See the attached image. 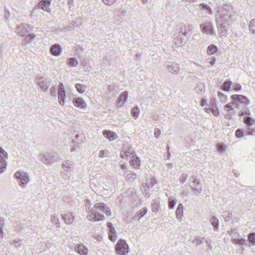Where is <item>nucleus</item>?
I'll list each match as a JSON object with an SVG mask.
<instances>
[{"instance_id": "1", "label": "nucleus", "mask_w": 255, "mask_h": 255, "mask_svg": "<svg viewBox=\"0 0 255 255\" xmlns=\"http://www.w3.org/2000/svg\"><path fill=\"white\" fill-rule=\"evenodd\" d=\"M230 18L231 14H228L227 11L223 10L220 12V16L216 18L218 32L220 37L226 36L227 31L225 24Z\"/></svg>"}, {"instance_id": "2", "label": "nucleus", "mask_w": 255, "mask_h": 255, "mask_svg": "<svg viewBox=\"0 0 255 255\" xmlns=\"http://www.w3.org/2000/svg\"><path fill=\"white\" fill-rule=\"evenodd\" d=\"M14 178L19 181V185L22 188H25L29 182V176L28 174L23 171H17L14 174Z\"/></svg>"}, {"instance_id": "3", "label": "nucleus", "mask_w": 255, "mask_h": 255, "mask_svg": "<svg viewBox=\"0 0 255 255\" xmlns=\"http://www.w3.org/2000/svg\"><path fill=\"white\" fill-rule=\"evenodd\" d=\"M115 250L119 255H126L129 253L128 246L125 240L120 239L115 246Z\"/></svg>"}, {"instance_id": "4", "label": "nucleus", "mask_w": 255, "mask_h": 255, "mask_svg": "<svg viewBox=\"0 0 255 255\" xmlns=\"http://www.w3.org/2000/svg\"><path fill=\"white\" fill-rule=\"evenodd\" d=\"M201 31L206 34L216 35L214 24L212 21H206L200 25Z\"/></svg>"}, {"instance_id": "5", "label": "nucleus", "mask_w": 255, "mask_h": 255, "mask_svg": "<svg viewBox=\"0 0 255 255\" xmlns=\"http://www.w3.org/2000/svg\"><path fill=\"white\" fill-rule=\"evenodd\" d=\"M37 84L43 92H47L51 84L50 80L44 77H40L37 79Z\"/></svg>"}, {"instance_id": "6", "label": "nucleus", "mask_w": 255, "mask_h": 255, "mask_svg": "<svg viewBox=\"0 0 255 255\" xmlns=\"http://www.w3.org/2000/svg\"><path fill=\"white\" fill-rule=\"evenodd\" d=\"M164 66L167 68L169 72L172 74H177L180 71L178 64L172 61L165 62Z\"/></svg>"}, {"instance_id": "7", "label": "nucleus", "mask_w": 255, "mask_h": 255, "mask_svg": "<svg viewBox=\"0 0 255 255\" xmlns=\"http://www.w3.org/2000/svg\"><path fill=\"white\" fill-rule=\"evenodd\" d=\"M91 203L90 201L88 199L85 201V206L86 210L88 211V215L87 216L88 220L91 221H96V211L94 209L90 210Z\"/></svg>"}, {"instance_id": "8", "label": "nucleus", "mask_w": 255, "mask_h": 255, "mask_svg": "<svg viewBox=\"0 0 255 255\" xmlns=\"http://www.w3.org/2000/svg\"><path fill=\"white\" fill-rule=\"evenodd\" d=\"M186 32L181 33L174 38L173 42L175 45L178 47H181L185 44L187 41V36Z\"/></svg>"}, {"instance_id": "9", "label": "nucleus", "mask_w": 255, "mask_h": 255, "mask_svg": "<svg viewBox=\"0 0 255 255\" xmlns=\"http://www.w3.org/2000/svg\"><path fill=\"white\" fill-rule=\"evenodd\" d=\"M58 94L59 102L60 105H63L65 103V99L66 97L65 91L64 88V85L60 82L58 87Z\"/></svg>"}, {"instance_id": "10", "label": "nucleus", "mask_w": 255, "mask_h": 255, "mask_svg": "<svg viewBox=\"0 0 255 255\" xmlns=\"http://www.w3.org/2000/svg\"><path fill=\"white\" fill-rule=\"evenodd\" d=\"M42 161L45 164H50L55 161V155L53 153H45L40 155Z\"/></svg>"}, {"instance_id": "11", "label": "nucleus", "mask_w": 255, "mask_h": 255, "mask_svg": "<svg viewBox=\"0 0 255 255\" xmlns=\"http://www.w3.org/2000/svg\"><path fill=\"white\" fill-rule=\"evenodd\" d=\"M62 167L64 171H62L61 174L62 176L65 175L67 177V175L65 174V172L66 171L68 172L72 171L74 168V163L70 160L64 161L62 163Z\"/></svg>"}, {"instance_id": "12", "label": "nucleus", "mask_w": 255, "mask_h": 255, "mask_svg": "<svg viewBox=\"0 0 255 255\" xmlns=\"http://www.w3.org/2000/svg\"><path fill=\"white\" fill-rule=\"evenodd\" d=\"M231 98L235 102L237 101L243 104L249 105L250 103L247 97L242 95H233Z\"/></svg>"}, {"instance_id": "13", "label": "nucleus", "mask_w": 255, "mask_h": 255, "mask_svg": "<svg viewBox=\"0 0 255 255\" xmlns=\"http://www.w3.org/2000/svg\"><path fill=\"white\" fill-rule=\"evenodd\" d=\"M126 10L124 8H121L115 11L114 17L116 20L121 21L126 15Z\"/></svg>"}, {"instance_id": "14", "label": "nucleus", "mask_w": 255, "mask_h": 255, "mask_svg": "<svg viewBox=\"0 0 255 255\" xmlns=\"http://www.w3.org/2000/svg\"><path fill=\"white\" fill-rule=\"evenodd\" d=\"M62 217L65 223L67 225H71L75 219L74 215L71 212L64 213L62 215Z\"/></svg>"}, {"instance_id": "15", "label": "nucleus", "mask_w": 255, "mask_h": 255, "mask_svg": "<svg viewBox=\"0 0 255 255\" xmlns=\"http://www.w3.org/2000/svg\"><path fill=\"white\" fill-rule=\"evenodd\" d=\"M99 210L105 213L107 216H111V215L110 209L104 203H97V211Z\"/></svg>"}, {"instance_id": "16", "label": "nucleus", "mask_w": 255, "mask_h": 255, "mask_svg": "<svg viewBox=\"0 0 255 255\" xmlns=\"http://www.w3.org/2000/svg\"><path fill=\"white\" fill-rule=\"evenodd\" d=\"M51 54L55 56H59L62 52L61 46L59 44H54L50 47Z\"/></svg>"}, {"instance_id": "17", "label": "nucleus", "mask_w": 255, "mask_h": 255, "mask_svg": "<svg viewBox=\"0 0 255 255\" xmlns=\"http://www.w3.org/2000/svg\"><path fill=\"white\" fill-rule=\"evenodd\" d=\"M128 97V92L127 91L123 92L119 98L117 104L120 105V107H123L124 104L127 102Z\"/></svg>"}, {"instance_id": "18", "label": "nucleus", "mask_w": 255, "mask_h": 255, "mask_svg": "<svg viewBox=\"0 0 255 255\" xmlns=\"http://www.w3.org/2000/svg\"><path fill=\"white\" fill-rule=\"evenodd\" d=\"M103 134L105 137L110 140H114L118 137V135L115 132L111 130H104Z\"/></svg>"}, {"instance_id": "19", "label": "nucleus", "mask_w": 255, "mask_h": 255, "mask_svg": "<svg viewBox=\"0 0 255 255\" xmlns=\"http://www.w3.org/2000/svg\"><path fill=\"white\" fill-rule=\"evenodd\" d=\"M183 206L182 204H179L176 210V218L179 221H181L183 216Z\"/></svg>"}, {"instance_id": "20", "label": "nucleus", "mask_w": 255, "mask_h": 255, "mask_svg": "<svg viewBox=\"0 0 255 255\" xmlns=\"http://www.w3.org/2000/svg\"><path fill=\"white\" fill-rule=\"evenodd\" d=\"M73 102L74 106L77 107L84 108L86 107V104L85 102L81 98H74L73 99Z\"/></svg>"}, {"instance_id": "21", "label": "nucleus", "mask_w": 255, "mask_h": 255, "mask_svg": "<svg viewBox=\"0 0 255 255\" xmlns=\"http://www.w3.org/2000/svg\"><path fill=\"white\" fill-rule=\"evenodd\" d=\"M85 139V136L83 134L76 133L75 137L73 139V141L77 144H81Z\"/></svg>"}, {"instance_id": "22", "label": "nucleus", "mask_w": 255, "mask_h": 255, "mask_svg": "<svg viewBox=\"0 0 255 255\" xmlns=\"http://www.w3.org/2000/svg\"><path fill=\"white\" fill-rule=\"evenodd\" d=\"M244 122L247 126L248 130L251 129V127L255 123V121L252 119L250 116H247L244 118Z\"/></svg>"}, {"instance_id": "23", "label": "nucleus", "mask_w": 255, "mask_h": 255, "mask_svg": "<svg viewBox=\"0 0 255 255\" xmlns=\"http://www.w3.org/2000/svg\"><path fill=\"white\" fill-rule=\"evenodd\" d=\"M75 250L81 255H87L88 253L87 249L83 245H79L76 247Z\"/></svg>"}, {"instance_id": "24", "label": "nucleus", "mask_w": 255, "mask_h": 255, "mask_svg": "<svg viewBox=\"0 0 255 255\" xmlns=\"http://www.w3.org/2000/svg\"><path fill=\"white\" fill-rule=\"evenodd\" d=\"M215 103L216 101L214 99L211 100V112L215 116L217 117L219 115V112Z\"/></svg>"}, {"instance_id": "25", "label": "nucleus", "mask_w": 255, "mask_h": 255, "mask_svg": "<svg viewBox=\"0 0 255 255\" xmlns=\"http://www.w3.org/2000/svg\"><path fill=\"white\" fill-rule=\"evenodd\" d=\"M121 155L123 157L124 156H131V157H134V156H135V153L132 147H128L126 150L124 151V152L121 154Z\"/></svg>"}, {"instance_id": "26", "label": "nucleus", "mask_w": 255, "mask_h": 255, "mask_svg": "<svg viewBox=\"0 0 255 255\" xmlns=\"http://www.w3.org/2000/svg\"><path fill=\"white\" fill-rule=\"evenodd\" d=\"M152 211L154 213H157L160 209L159 205V201L158 199H155L152 200Z\"/></svg>"}, {"instance_id": "27", "label": "nucleus", "mask_w": 255, "mask_h": 255, "mask_svg": "<svg viewBox=\"0 0 255 255\" xmlns=\"http://www.w3.org/2000/svg\"><path fill=\"white\" fill-rule=\"evenodd\" d=\"M213 227L214 231H217L219 229V220L215 216H212L209 220Z\"/></svg>"}, {"instance_id": "28", "label": "nucleus", "mask_w": 255, "mask_h": 255, "mask_svg": "<svg viewBox=\"0 0 255 255\" xmlns=\"http://www.w3.org/2000/svg\"><path fill=\"white\" fill-rule=\"evenodd\" d=\"M50 222L53 225L55 226L56 228H59L60 227L59 219L56 215H52L51 216Z\"/></svg>"}, {"instance_id": "29", "label": "nucleus", "mask_w": 255, "mask_h": 255, "mask_svg": "<svg viewBox=\"0 0 255 255\" xmlns=\"http://www.w3.org/2000/svg\"><path fill=\"white\" fill-rule=\"evenodd\" d=\"M50 5L49 2H45L41 0L38 3V7L41 8L43 10L49 12L50 11V8H49Z\"/></svg>"}, {"instance_id": "30", "label": "nucleus", "mask_w": 255, "mask_h": 255, "mask_svg": "<svg viewBox=\"0 0 255 255\" xmlns=\"http://www.w3.org/2000/svg\"><path fill=\"white\" fill-rule=\"evenodd\" d=\"M27 32V29L23 24L19 25L17 26V34L24 36Z\"/></svg>"}, {"instance_id": "31", "label": "nucleus", "mask_w": 255, "mask_h": 255, "mask_svg": "<svg viewBox=\"0 0 255 255\" xmlns=\"http://www.w3.org/2000/svg\"><path fill=\"white\" fill-rule=\"evenodd\" d=\"M7 162L5 159L3 157H0V174L4 172L6 168Z\"/></svg>"}, {"instance_id": "32", "label": "nucleus", "mask_w": 255, "mask_h": 255, "mask_svg": "<svg viewBox=\"0 0 255 255\" xmlns=\"http://www.w3.org/2000/svg\"><path fill=\"white\" fill-rule=\"evenodd\" d=\"M199 8L202 10H205L206 12L209 14H212L213 13L212 8L205 3L200 4Z\"/></svg>"}, {"instance_id": "33", "label": "nucleus", "mask_w": 255, "mask_h": 255, "mask_svg": "<svg viewBox=\"0 0 255 255\" xmlns=\"http://www.w3.org/2000/svg\"><path fill=\"white\" fill-rule=\"evenodd\" d=\"M136 178V174L133 172H127L126 174V179L130 182H133Z\"/></svg>"}, {"instance_id": "34", "label": "nucleus", "mask_w": 255, "mask_h": 255, "mask_svg": "<svg viewBox=\"0 0 255 255\" xmlns=\"http://www.w3.org/2000/svg\"><path fill=\"white\" fill-rule=\"evenodd\" d=\"M35 37V35L34 34H27L25 38L22 40V42L24 44H27L31 42V41Z\"/></svg>"}, {"instance_id": "35", "label": "nucleus", "mask_w": 255, "mask_h": 255, "mask_svg": "<svg viewBox=\"0 0 255 255\" xmlns=\"http://www.w3.org/2000/svg\"><path fill=\"white\" fill-rule=\"evenodd\" d=\"M231 241L232 242L236 244V245H239L240 246H243L246 244V240L245 239H244L243 238L241 239H236L234 237H232Z\"/></svg>"}, {"instance_id": "36", "label": "nucleus", "mask_w": 255, "mask_h": 255, "mask_svg": "<svg viewBox=\"0 0 255 255\" xmlns=\"http://www.w3.org/2000/svg\"><path fill=\"white\" fill-rule=\"evenodd\" d=\"M232 84V82L229 80L225 81L222 86V89L224 91H229L230 89L231 86Z\"/></svg>"}, {"instance_id": "37", "label": "nucleus", "mask_w": 255, "mask_h": 255, "mask_svg": "<svg viewBox=\"0 0 255 255\" xmlns=\"http://www.w3.org/2000/svg\"><path fill=\"white\" fill-rule=\"evenodd\" d=\"M217 51V47L215 45L212 44L209 45L207 48L208 54L211 55L214 54Z\"/></svg>"}, {"instance_id": "38", "label": "nucleus", "mask_w": 255, "mask_h": 255, "mask_svg": "<svg viewBox=\"0 0 255 255\" xmlns=\"http://www.w3.org/2000/svg\"><path fill=\"white\" fill-rule=\"evenodd\" d=\"M140 111L137 107H134L131 110V114L134 119H136L139 114Z\"/></svg>"}, {"instance_id": "39", "label": "nucleus", "mask_w": 255, "mask_h": 255, "mask_svg": "<svg viewBox=\"0 0 255 255\" xmlns=\"http://www.w3.org/2000/svg\"><path fill=\"white\" fill-rule=\"evenodd\" d=\"M132 158L133 159L130 160V165L134 168H137L139 166V158L136 156Z\"/></svg>"}, {"instance_id": "40", "label": "nucleus", "mask_w": 255, "mask_h": 255, "mask_svg": "<svg viewBox=\"0 0 255 255\" xmlns=\"http://www.w3.org/2000/svg\"><path fill=\"white\" fill-rule=\"evenodd\" d=\"M75 88L77 91L80 93H84L86 89V86L81 84H76L75 85Z\"/></svg>"}, {"instance_id": "41", "label": "nucleus", "mask_w": 255, "mask_h": 255, "mask_svg": "<svg viewBox=\"0 0 255 255\" xmlns=\"http://www.w3.org/2000/svg\"><path fill=\"white\" fill-rule=\"evenodd\" d=\"M141 189L142 190L143 194L146 197H149L150 196V194L148 192V189L147 188V184L143 183L142 184V186L141 187Z\"/></svg>"}, {"instance_id": "42", "label": "nucleus", "mask_w": 255, "mask_h": 255, "mask_svg": "<svg viewBox=\"0 0 255 255\" xmlns=\"http://www.w3.org/2000/svg\"><path fill=\"white\" fill-rule=\"evenodd\" d=\"M204 240V238H202L199 236H196L195 237L193 242L196 245L198 246L203 243Z\"/></svg>"}, {"instance_id": "43", "label": "nucleus", "mask_w": 255, "mask_h": 255, "mask_svg": "<svg viewBox=\"0 0 255 255\" xmlns=\"http://www.w3.org/2000/svg\"><path fill=\"white\" fill-rule=\"evenodd\" d=\"M176 203V200L173 197L169 198L168 206L170 209H173Z\"/></svg>"}, {"instance_id": "44", "label": "nucleus", "mask_w": 255, "mask_h": 255, "mask_svg": "<svg viewBox=\"0 0 255 255\" xmlns=\"http://www.w3.org/2000/svg\"><path fill=\"white\" fill-rule=\"evenodd\" d=\"M249 29L252 33L255 34V18L252 19L250 21L249 24Z\"/></svg>"}, {"instance_id": "45", "label": "nucleus", "mask_w": 255, "mask_h": 255, "mask_svg": "<svg viewBox=\"0 0 255 255\" xmlns=\"http://www.w3.org/2000/svg\"><path fill=\"white\" fill-rule=\"evenodd\" d=\"M68 61V64L72 67H76L78 65V62L75 58H70Z\"/></svg>"}, {"instance_id": "46", "label": "nucleus", "mask_w": 255, "mask_h": 255, "mask_svg": "<svg viewBox=\"0 0 255 255\" xmlns=\"http://www.w3.org/2000/svg\"><path fill=\"white\" fill-rule=\"evenodd\" d=\"M204 88V87L203 84L200 83L196 84L195 88V90L197 93H199L203 91Z\"/></svg>"}, {"instance_id": "47", "label": "nucleus", "mask_w": 255, "mask_h": 255, "mask_svg": "<svg viewBox=\"0 0 255 255\" xmlns=\"http://www.w3.org/2000/svg\"><path fill=\"white\" fill-rule=\"evenodd\" d=\"M10 244L14 245L16 248L21 247L22 241L18 239H15L11 242Z\"/></svg>"}, {"instance_id": "48", "label": "nucleus", "mask_w": 255, "mask_h": 255, "mask_svg": "<svg viewBox=\"0 0 255 255\" xmlns=\"http://www.w3.org/2000/svg\"><path fill=\"white\" fill-rule=\"evenodd\" d=\"M223 216L224 217V220L226 222L230 221L232 218V214L229 212L226 211L224 212V214Z\"/></svg>"}, {"instance_id": "49", "label": "nucleus", "mask_w": 255, "mask_h": 255, "mask_svg": "<svg viewBox=\"0 0 255 255\" xmlns=\"http://www.w3.org/2000/svg\"><path fill=\"white\" fill-rule=\"evenodd\" d=\"M107 227L109 229V233H112V234H116V230L114 228L113 224H112V223L111 222H108L107 223Z\"/></svg>"}, {"instance_id": "50", "label": "nucleus", "mask_w": 255, "mask_h": 255, "mask_svg": "<svg viewBox=\"0 0 255 255\" xmlns=\"http://www.w3.org/2000/svg\"><path fill=\"white\" fill-rule=\"evenodd\" d=\"M198 186H196L195 187L192 186V191L195 194L197 195L200 194L202 191V188H199Z\"/></svg>"}, {"instance_id": "51", "label": "nucleus", "mask_w": 255, "mask_h": 255, "mask_svg": "<svg viewBox=\"0 0 255 255\" xmlns=\"http://www.w3.org/2000/svg\"><path fill=\"white\" fill-rule=\"evenodd\" d=\"M236 104V102H235V101L234 100V101L226 105L225 108L226 109H228L230 111H233L234 110L233 106Z\"/></svg>"}, {"instance_id": "52", "label": "nucleus", "mask_w": 255, "mask_h": 255, "mask_svg": "<svg viewBox=\"0 0 255 255\" xmlns=\"http://www.w3.org/2000/svg\"><path fill=\"white\" fill-rule=\"evenodd\" d=\"M217 150L219 152H222L225 151L226 148L225 147V145L223 144L218 143L217 145Z\"/></svg>"}, {"instance_id": "53", "label": "nucleus", "mask_w": 255, "mask_h": 255, "mask_svg": "<svg viewBox=\"0 0 255 255\" xmlns=\"http://www.w3.org/2000/svg\"><path fill=\"white\" fill-rule=\"evenodd\" d=\"M188 177L187 174H182L180 177V182L183 184L187 180Z\"/></svg>"}, {"instance_id": "54", "label": "nucleus", "mask_w": 255, "mask_h": 255, "mask_svg": "<svg viewBox=\"0 0 255 255\" xmlns=\"http://www.w3.org/2000/svg\"><path fill=\"white\" fill-rule=\"evenodd\" d=\"M235 134L237 137H241L244 136V131L241 129H238L236 131Z\"/></svg>"}, {"instance_id": "55", "label": "nucleus", "mask_w": 255, "mask_h": 255, "mask_svg": "<svg viewBox=\"0 0 255 255\" xmlns=\"http://www.w3.org/2000/svg\"><path fill=\"white\" fill-rule=\"evenodd\" d=\"M249 239L250 241L253 243L254 244H255V233H251L249 235Z\"/></svg>"}, {"instance_id": "56", "label": "nucleus", "mask_w": 255, "mask_h": 255, "mask_svg": "<svg viewBox=\"0 0 255 255\" xmlns=\"http://www.w3.org/2000/svg\"><path fill=\"white\" fill-rule=\"evenodd\" d=\"M56 92H57V90H56V86H53L50 90V95L53 96H56Z\"/></svg>"}, {"instance_id": "57", "label": "nucleus", "mask_w": 255, "mask_h": 255, "mask_svg": "<svg viewBox=\"0 0 255 255\" xmlns=\"http://www.w3.org/2000/svg\"><path fill=\"white\" fill-rule=\"evenodd\" d=\"M117 237V234L109 233V239L112 242H115L116 241Z\"/></svg>"}, {"instance_id": "58", "label": "nucleus", "mask_w": 255, "mask_h": 255, "mask_svg": "<svg viewBox=\"0 0 255 255\" xmlns=\"http://www.w3.org/2000/svg\"><path fill=\"white\" fill-rule=\"evenodd\" d=\"M228 233L230 235H235L237 237L240 236V234L238 233L237 230L235 229H232L230 231H228Z\"/></svg>"}, {"instance_id": "59", "label": "nucleus", "mask_w": 255, "mask_h": 255, "mask_svg": "<svg viewBox=\"0 0 255 255\" xmlns=\"http://www.w3.org/2000/svg\"><path fill=\"white\" fill-rule=\"evenodd\" d=\"M150 183L149 184H147V188L150 189L152 188L155 184L157 183L156 180L154 178H151L150 179Z\"/></svg>"}, {"instance_id": "60", "label": "nucleus", "mask_w": 255, "mask_h": 255, "mask_svg": "<svg viewBox=\"0 0 255 255\" xmlns=\"http://www.w3.org/2000/svg\"><path fill=\"white\" fill-rule=\"evenodd\" d=\"M90 176H92L93 178V179H90V187H91V188L94 190V188L96 187V185H95V179L94 178V176L93 175H92V174H90Z\"/></svg>"}, {"instance_id": "61", "label": "nucleus", "mask_w": 255, "mask_h": 255, "mask_svg": "<svg viewBox=\"0 0 255 255\" xmlns=\"http://www.w3.org/2000/svg\"><path fill=\"white\" fill-rule=\"evenodd\" d=\"M147 213V209L146 208H143L140 210V212L138 213L139 214L140 217L142 218Z\"/></svg>"}, {"instance_id": "62", "label": "nucleus", "mask_w": 255, "mask_h": 255, "mask_svg": "<svg viewBox=\"0 0 255 255\" xmlns=\"http://www.w3.org/2000/svg\"><path fill=\"white\" fill-rule=\"evenodd\" d=\"M103 2L108 5H111L115 3L117 0H102Z\"/></svg>"}, {"instance_id": "63", "label": "nucleus", "mask_w": 255, "mask_h": 255, "mask_svg": "<svg viewBox=\"0 0 255 255\" xmlns=\"http://www.w3.org/2000/svg\"><path fill=\"white\" fill-rule=\"evenodd\" d=\"M239 116L240 117H242V116H250V113L249 111H242L239 112Z\"/></svg>"}, {"instance_id": "64", "label": "nucleus", "mask_w": 255, "mask_h": 255, "mask_svg": "<svg viewBox=\"0 0 255 255\" xmlns=\"http://www.w3.org/2000/svg\"><path fill=\"white\" fill-rule=\"evenodd\" d=\"M105 217L103 215L101 214L100 213H98L97 212V221H102L104 219Z\"/></svg>"}]
</instances>
